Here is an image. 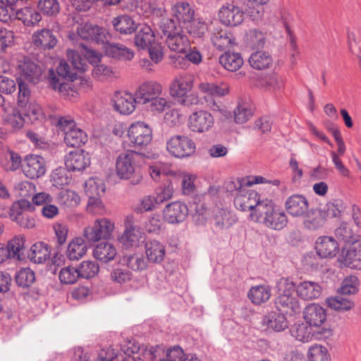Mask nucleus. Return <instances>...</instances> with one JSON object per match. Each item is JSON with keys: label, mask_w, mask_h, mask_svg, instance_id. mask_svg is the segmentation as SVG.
Here are the masks:
<instances>
[{"label": "nucleus", "mask_w": 361, "mask_h": 361, "mask_svg": "<svg viewBox=\"0 0 361 361\" xmlns=\"http://www.w3.org/2000/svg\"><path fill=\"white\" fill-rule=\"evenodd\" d=\"M252 115L253 109L247 103L238 104L234 110L235 121L237 123H245L252 116Z\"/></svg>", "instance_id": "obj_58"}, {"label": "nucleus", "mask_w": 361, "mask_h": 361, "mask_svg": "<svg viewBox=\"0 0 361 361\" xmlns=\"http://www.w3.org/2000/svg\"><path fill=\"white\" fill-rule=\"evenodd\" d=\"M269 0H248L245 12L253 20H257L262 16V5L266 4Z\"/></svg>", "instance_id": "obj_57"}, {"label": "nucleus", "mask_w": 361, "mask_h": 361, "mask_svg": "<svg viewBox=\"0 0 361 361\" xmlns=\"http://www.w3.org/2000/svg\"><path fill=\"white\" fill-rule=\"evenodd\" d=\"M22 170L25 176L29 178H40L46 172L44 159L39 155H27L23 162Z\"/></svg>", "instance_id": "obj_10"}, {"label": "nucleus", "mask_w": 361, "mask_h": 361, "mask_svg": "<svg viewBox=\"0 0 361 361\" xmlns=\"http://www.w3.org/2000/svg\"><path fill=\"white\" fill-rule=\"evenodd\" d=\"M117 255L116 247L109 242H102L93 250V256L97 260L107 263L113 260Z\"/></svg>", "instance_id": "obj_32"}, {"label": "nucleus", "mask_w": 361, "mask_h": 361, "mask_svg": "<svg viewBox=\"0 0 361 361\" xmlns=\"http://www.w3.org/2000/svg\"><path fill=\"white\" fill-rule=\"evenodd\" d=\"M303 318L310 326L320 327L326 320V310L318 304H310L303 311Z\"/></svg>", "instance_id": "obj_19"}, {"label": "nucleus", "mask_w": 361, "mask_h": 361, "mask_svg": "<svg viewBox=\"0 0 361 361\" xmlns=\"http://www.w3.org/2000/svg\"><path fill=\"white\" fill-rule=\"evenodd\" d=\"M114 229V223L107 218L97 219L94 224L84 229L83 235L90 243H95L102 238H109Z\"/></svg>", "instance_id": "obj_5"}, {"label": "nucleus", "mask_w": 361, "mask_h": 361, "mask_svg": "<svg viewBox=\"0 0 361 361\" xmlns=\"http://www.w3.org/2000/svg\"><path fill=\"white\" fill-rule=\"evenodd\" d=\"M284 314L280 311H271L263 317L262 324L267 329L283 331L288 327V322Z\"/></svg>", "instance_id": "obj_20"}, {"label": "nucleus", "mask_w": 361, "mask_h": 361, "mask_svg": "<svg viewBox=\"0 0 361 361\" xmlns=\"http://www.w3.org/2000/svg\"><path fill=\"white\" fill-rule=\"evenodd\" d=\"M281 20H282L283 24L286 30L287 33L290 36V44L291 49L293 51L292 58H295V56L299 54V51L297 48L296 42L292 35V32H291V30L290 27V23L293 21V16L288 11H283L281 13Z\"/></svg>", "instance_id": "obj_59"}, {"label": "nucleus", "mask_w": 361, "mask_h": 361, "mask_svg": "<svg viewBox=\"0 0 361 361\" xmlns=\"http://www.w3.org/2000/svg\"><path fill=\"white\" fill-rule=\"evenodd\" d=\"M212 44L219 50H224L233 47L235 44L233 34L227 30L216 29L212 34Z\"/></svg>", "instance_id": "obj_28"}, {"label": "nucleus", "mask_w": 361, "mask_h": 361, "mask_svg": "<svg viewBox=\"0 0 361 361\" xmlns=\"http://www.w3.org/2000/svg\"><path fill=\"white\" fill-rule=\"evenodd\" d=\"M142 238V233L137 226L129 225L119 238V242L126 249L137 247Z\"/></svg>", "instance_id": "obj_34"}, {"label": "nucleus", "mask_w": 361, "mask_h": 361, "mask_svg": "<svg viewBox=\"0 0 361 361\" xmlns=\"http://www.w3.org/2000/svg\"><path fill=\"white\" fill-rule=\"evenodd\" d=\"M25 120L19 110L12 109L4 116V124L11 131L20 129L24 126Z\"/></svg>", "instance_id": "obj_50"}, {"label": "nucleus", "mask_w": 361, "mask_h": 361, "mask_svg": "<svg viewBox=\"0 0 361 361\" xmlns=\"http://www.w3.org/2000/svg\"><path fill=\"white\" fill-rule=\"evenodd\" d=\"M6 247L9 250L11 258L20 259L25 247V238L23 235H17L9 240Z\"/></svg>", "instance_id": "obj_56"}, {"label": "nucleus", "mask_w": 361, "mask_h": 361, "mask_svg": "<svg viewBox=\"0 0 361 361\" xmlns=\"http://www.w3.org/2000/svg\"><path fill=\"white\" fill-rule=\"evenodd\" d=\"M112 102L114 109L121 114L129 115L135 109V94L128 92H117L114 95Z\"/></svg>", "instance_id": "obj_16"}, {"label": "nucleus", "mask_w": 361, "mask_h": 361, "mask_svg": "<svg viewBox=\"0 0 361 361\" xmlns=\"http://www.w3.org/2000/svg\"><path fill=\"white\" fill-rule=\"evenodd\" d=\"M112 23L115 30L121 34H131L137 28L136 23L133 20L131 17L126 15H123L114 18Z\"/></svg>", "instance_id": "obj_43"}, {"label": "nucleus", "mask_w": 361, "mask_h": 361, "mask_svg": "<svg viewBox=\"0 0 361 361\" xmlns=\"http://www.w3.org/2000/svg\"><path fill=\"white\" fill-rule=\"evenodd\" d=\"M32 42L36 47L51 49L56 46L57 39L52 30L44 28L32 34Z\"/></svg>", "instance_id": "obj_22"}, {"label": "nucleus", "mask_w": 361, "mask_h": 361, "mask_svg": "<svg viewBox=\"0 0 361 361\" xmlns=\"http://www.w3.org/2000/svg\"><path fill=\"white\" fill-rule=\"evenodd\" d=\"M194 76L192 75L184 73L178 76L173 82L171 86V91L173 96L183 97L193 87Z\"/></svg>", "instance_id": "obj_23"}, {"label": "nucleus", "mask_w": 361, "mask_h": 361, "mask_svg": "<svg viewBox=\"0 0 361 361\" xmlns=\"http://www.w3.org/2000/svg\"><path fill=\"white\" fill-rule=\"evenodd\" d=\"M298 297L309 300L318 298L322 293V288L318 283L305 281L295 286Z\"/></svg>", "instance_id": "obj_26"}, {"label": "nucleus", "mask_w": 361, "mask_h": 361, "mask_svg": "<svg viewBox=\"0 0 361 361\" xmlns=\"http://www.w3.org/2000/svg\"><path fill=\"white\" fill-rule=\"evenodd\" d=\"M35 280V273L29 268L20 269L16 276V283L21 287H29Z\"/></svg>", "instance_id": "obj_62"}, {"label": "nucleus", "mask_w": 361, "mask_h": 361, "mask_svg": "<svg viewBox=\"0 0 361 361\" xmlns=\"http://www.w3.org/2000/svg\"><path fill=\"white\" fill-rule=\"evenodd\" d=\"M163 89L161 84L150 80L142 83L135 92L137 104H147L155 97L161 95Z\"/></svg>", "instance_id": "obj_12"}, {"label": "nucleus", "mask_w": 361, "mask_h": 361, "mask_svg": "<svg viewBox=\"0 0 361 361\" xmlns=\"http://www.w3.org/2000/svg\"><path fill=\"white\" fill-rule=\"evenodd\" d=\"M81 278L90 279L95 276L99 270L97 263L91 260L83 261L78 267Z\"/></svg>", "instance_id": "obj_60"}, {"label": "nucleus", "mask_w": 361, "mask_h": 361, "mask_svg": "<svg viewBox=\"0 0 361 361\" xmlns=\"http://www.w3.org/2000/svg\"><path fill=\"white\" fill-rule=\"evenodd\" d=\"M307 357L309 361H330L331 360L327 348L318 344L309 348Z\"/></svg>", "instance_id": "obj_54"}, {"label": "nucleus", "mask_w": 361, "mask_h": 361, "mask_svg": "<svg viewBox=\"0 0 361 361\" xmlns=\"http://www.w3.org/2000/svg\"><path fill=\"white\" fill-rule=\"evenodd\" d=\"M219 63L228 71H236L243 65L244 61L240 54L226 51L219 57Z\"/></svg>", "instance_id": "obj_37"}, {"label": "nucleus", "mask_w": 361, "mask_h": 361, "mask_svg": "<svg viewBox=\"0 0 361 361\" xmlns=\"http://www.w3.org/2000/svg\"><path fill=\"white\" fill-rule=\"evenodd\" d=\"M250 66L257 70L269 68L273 63L272 56L267 51H257L249 58Z\"/></svg>", "instance_id": "obj_40"}, {"label": "nucleus", "mask_w": 361, "mask_h": 361, "mask_svg": "<svg viewBox=\"0 0 361 361\" xmlns=\"http://www.w3.org/2000/svg\"><path fill=\"white\" fill-rule=\"evenodd\" d=\"M265 203V200H260L259 195L255 190H245L237 194L234 199V204L236 209L240 211H251L250 217L254 221L252 215L258 213V207L259 204Z\"/></svg>", "instance_id": "obj_7"}, {"label": "nucleus", "mask_w": 361, "mask_h": 361, "mask_svg": "<svg viewBox=\"0 0 361 361\" xmlns=\"http://www.w3.org/2000/svg\"><path fill=\"white\" fill-rule=\"evenodd\" d=\"M247 296L253 304L261 305L267 302L271 297V289L268 286L259 285L252 286Z\"/></svg>", "instance_id": "obj_42"}, {"label": "nucleus", "mask_w": 361, "mask_h": 361, "mask_svg": "<svg viewBox=\"0 0 361 361\" xmlns=\"http://www.w3.org/2000/svg\"><path fill=\"white\" fill-rule=\"evenodd\" d=\"M49 82L50 87L55 91H58L62 97L65 98L74 97L75 91L71 87V83L63 78L58 79L53 70L49 71Z\"/></svg>", "instance_id": "obj_27"}, {"label": "nucleus", "mask_w": 361, "mask_h": 361, "mask_svg": "<svg viewBox=\"0 0 361 361\" xmlns=\"http://www.w3.org/2000/svg\"><path fill=\"white\" fill-rule=\"evenodd\" d=\"M245 42L252 49L262 48L265 44L264 34L257 29H250L246 32Z\"/></svg>", "instance_id": "obj_49"}, {"label": "nucleus", "mask_w": 361, "mask_h": 361, "mask_svg": "<svg viewBox=\"0 0 361 361\" xmlns=\"http://www.w3.org/2000/svg\"><path fill=\"white\" fill-rule=\"evenodd\" d=\"M214 119L212 114L205 110H199L192 113L188 120L189 129L197 133L208 132L213 127Z\"/></svg>", "instance_id": "obj_9"}, {"label": "nucleus", "mask_w": 361, "mask_h": 361, "mask_svg": "<svg viewBox=\"0 0 361 361\" xmlns=\"http://www.w3.org/2000/svg\"><path fill=\"white\" fill-rule=\"evenodd\" d=\"M195 142L185 135L171 137L166 142L168 152L176 158H185L191 156L195 151Z\"/></svg>", "instance_id": "obj_6"}, {"label": "nucleus", "mask_w": 361, "mask_h": 361, "mask_svg": "<svg viewBox=\"0 0 361 361\" xmlns=\"http://www.w3.org/2000/svg\"><path fill=\"white\" fill-rule=\"evenodd\" d=\"M78 34L84 39L95 41L97 42L102 40L103 35L101 27L90 23L80 25L78 28Z\"/></svg>", "instance_id": "obj_45"}, {"label": "nucleus", "mask_w": 361, "mask_h": 361, "mask_svg": "<svg viewBox=\"0 0 361 361\" xmlns=\"http://www.w3.org/2000/svg\"><path fill=\"white\" fill-rule=\"evenodd\" d=\"M182 29H185L190 35L195 37H202L207 30V24L195 17L185 24Z\"/></svg>", "instance_id": "obj_55"}, {"label": "nucleus", "mask_w": 361, "mask_h": 361, "mask_svg": "<svg viewBox=\"0 0 361 361\" xmlns=\"http://www.w3.org/2000/svg\"><path fill=\"white\" fill-rule=\"evenodd\" d=\"M105 184L102 179L90 178L85 183V191L88 197L101 196L105 192Z\"/></svg>", "instance_id": "obj_51"}, {"label": "nucleus", "mask_w": 361, "mask_h": 361, "mask_svg": "<svg viewBox=\"0 0 361 361\" xmlns=\"http://www.w3.org/2000/svg\"><path fill=\"white\" fill-rule=\"evenodd\" d=\"M244 16V11L233 4L223 6L219 12L220 21L228 26H237L241 24Z\"/></svg>", "instance_id": "obj_14"}, {"label": "nucleus", "mask_w": 361, "mask_h": 361, "mask_svg": "<svg viewBox=\"0 0 361 361\" xmlns=\"http://www.w3.org/2000/svg\"><path fill=\"white\" fill-rule=\"evenodd\" d=\"M90 164V157L82 149L70 152L65 158V165L68 171H82Z\"/></svg>", "instance_id": "obj_15"}, {"label": "nucleus", "mask_w": 361, "mask_h": 361, "mask_svg": "<svg viewBox=\"0 0 361 361\" xmlns=\"http://www.w3.org/2000/svg\"><path fill=\"white\" fill-rule=\"evenodd\" d=\"M314 248L318 255L324 258H334L339 251L338 242L331 236H320L316 242Z\"/></svg>", "instance_id": "obj_18"}, {"label": "nucleus", "mask_w": 361, "mask_h": 361, "mask_svg": "<svg viewBox=\"0 0 361 361\" xmlns=\"http://www.w3.org/2000/svg\"><path fill=\"white\" fill-rule=\"evenodd\" d=\"M16 18L25 26H35L42 20L40 13L32 7H25L17 11Z\"/></svg>", "instance_id": "obj_39"}, {"label": "nucleus", "mask_w": 361, "mask_h": 361, "mask_svg": "<svg viewBox=\"0 0 361 361\" xmlns=\"http://www.w3.org/2000/svg\"><path fill=\"white\" fill-rule=\"evenodd\" d=\"M87 251V245L82 238H73L68 244L66 250L67 257L70 260L81 259Z\"/></svg>", "instance_id": "obj_35"}, {"label": "nucleus", "mask_w": 361, "mask_h": 361, "mask_svg": "<svg viewBox=\"0 0 361 361\" xmlns=\"http://www.w3.org/2000/svg\"><path fill=\"white\" fill-rule=\"evenodd\" d=\"M258 213L252 215L254 221L265 225L267 227L281 230L288 222L285 212L279 208L271 200L265 199V203L259 204Z\"/></svg>", "instance_id": "obj_1"}, {"label": "nucleus", "mask_w": 361, "mask_h": 361, "mask_svg": "<svg viewBox=\"0 0 361 361\" xmlns=\"http://www.w3.org/2000/svg\"><path fill=\"white\" fill-rule=\"evenodd\" d=\"M188 214V209L185 204L180 201L168 204L163 210L164 219L171 224L183 222Z\"/></svg>", "instance_id": "obj_13"}, {"label": "nucleus", "mask_w": 361, "mask_h": 361, "mask_svg": "<svg viewBox=\"0 0 361 361\" xmlns=\"http://www.w3.org/2000/svg\"><path fill=\"white\" fill-rule=\"evenodd\" d=\"M212 221L216 229L224 230L233 226L236 223L237 218L231 212L218 208L214 213Z\"/></svg>", "instance_id": "obj_25"}, {"label": "nucleus", "mask_w": 361, "mask_h": 361, "mask_svg": "<svg viewBox=\"0 0 361 361\" xmlns=\"http://www.w3.org/2000/svg\"><path fill=\"white\" fill-rule=\"evenodd\" d=\"M290 334L296 340L307 343L310 341L314 336L317 339H325L332 335V331L330 328L322 327L321 329L316 332H312V326L309 324L300 323L295 324L290 329Z\"/></svg>", "instance_id": "obj_8"}, {"label": "nucleus", "mask_w": 361, "mask_h": 361, "mask_svg": "<svg viewBox=\"0 0 361 361\" xmlns=\"http://www.w3.org/2000/svg\"><path fill=\"white\" fill-rule=\"evenodd\" d=\"M154 34L151 27L146 25H142L135 37V44L140 49L149 47L154 43Z\"/></svg>", "instance_id": "obj_38"}, {"label": "nucleus", "mask_w": 361, "mask_h": 361, "mask_svg": "<svg viewBox=\"0 0 361 361\" xmlns=\"http://www.w3.org/2000/svg\"><path fill=\"white\" fill-rule=\"evenodd\" d=\"M166 43L170 50L177 53H186L190 44L188 37L181 30L166 37Z\"/></svg>", "instance_id": "obj_30"}, {"label": "nucleus", "mask_w": 361, "mask_h": 361, "mask_svg": "<svg viewBox=\"0 0 361 361\" xmlns=\"http://www.w3.org/2000/svg\"><path fill=\"white\" fill-rule=\"evenodd\" d=\"M106 54L120 60H131L134 52L129 48L121 44H110L106 48Z\"/></svg>", "instance_id": "obj_46"}, {"label": "nucleus", "mask_w": 361, "mask_h": 361, "mask_svg": "<svg viewBox=\"0 0 361 361\" xmlns=\"http://www.w3.org/2000/svg\"><path fill=\"white\" fill-rule=\"evenodd\" d=\"M17 70L20 80H24L32 83H37L42 73V68L27 57H23L18 61Z\"/></svg>", "instance_id": "obj_11"}, {"label": "nucleus", "mask_w": 361, "mask_h": 361, "mask_svg": "<svg viewBox=\"0 0 361 361\" xmlns=\"http://www.w3.org/2000/svg\"><path fill=\"white\" fill-rule=\"evenodd\" d=\"M2 167L7 171H15L20 166L22 167L21 157L13 151L7 152L1 160Z\"/></svg>", "instance_id": "obj_53"}, {"label": "nucleus", "mask_w": 361, "mask_h": 361, "mask_svg": "<svg viewBox=\"0 0 361 361\" xmlns=\"http://www.w3.org/2000/svg\"><path fill=\"white\" fill-rule=\"evenodd\" d=\"M128 137L132 147L142 149L151 142L152 130L145 122L137 121L129 126Z\"/></svg>", "instance_id": "obj_4"}, {"label": "nucleus", "mask_w": 361, "mask_h": 361, "mask_svg": "<svg viewBox=\"0 0 361 361\" xmlns=\"http://www.w3.org/2000/svg\"><path fill=\"white\" fill-rule=\"evenodd\" d=\"M173 16L176 18L180 28L192 19L195 14L194 9L189 4L185 2L178 3L172 7Z\"/></svg>", "instance_id": "obj_29"}, {"label": "nucleus", "mask_w": 361, "mask_h": 361, "mask_svg": "<svg viewBox=\"0 0 361 361\" xmlns=\"http://www.w3.org/2000/svg\"><path fill=\"white\" fill-rule=\"evenodd\" d=\"M50 254V248L46 243L37 242L30 247L28 257L35 264H42L49 258Z\"/></svg>", "instance_id": "obj_36"}, {"label": "nucleus", "mask_w": 361, "mask_h": 361, "mask_svg": "<svg viewBox=\"0 0 361 361\" xmlns=\"http://www.w3.org/2000/svg\"><path fill=\"white\" fill-rule=\"evenodd\" d=\"M60 202L67 207H76L80 202V196L73 190H65L59 195Z\"/></svg>", "instance_id": "obj_63"}, {"label": "nucleus", "mask_w": 361, "mask_h": 361, "mask_svg": "<svg viewBox=\"0 0 361 361\" xmlns=\"http://www.w3.org/2000/svg\"><path fill=\"white\" fill-rule=\"evenodd\" d=\"M336 237L341 241L347 244L355 245L361 247V235L355 234L349 224L342 223L335 230Z\"/></svg>", "instance_id": "obj_33"}, {"label": "nucleus", "mask_w": 361, "mask_h": 361, "mask_svg": "<svg viewBox=\"0 0 361 361\" xmlns=\"http://www.w3.org/2000/svg\"><path fill=\"white\" fill-rule=\"evenodd\" d=\"M285 207L287 212L292 216H303L309 209V202L304 195L295 194L287 198Z\"/></svg>", "instance_id": "obj_17"}, {"label": "nucleus", "mask_w": 361, "mask_h": 361, "mask_svg": "<svg viewBox=\"0 0 361 361\" xmlns=\"http://www.w3.org/2000/svg\"><path fill=\"white\" fill-rule=\"evenodd\" d=\"M147 108L154 114L162 113L166 108L170 106L169 102L166 98L159 95L152 99L147 104Z\"/></svg>", "instance_id": "obj_64"}, {"label": "nucleus", "mask_w": 361, "mask_h": 361, "mask_svg": "<svg viewBox=\"0 0 361 361\" xmlns=\"http://www.w3.org/2000/svg\"><path fill=\"white\" fill-rule=\"evenodd\" d=\"M59 277L62 283L73 284L80 276L78 268L66 267L61 269Z\"/></svg>", "instance_id": "obj_61"}, {"label": "nucleus", "mask_w": 361, "mask_h": 361, "mask_svg": "<svg viewBox=\"0 0 361 361\" xmlns=\"http://www.w3.org/2000/svg\"><path fill=\"white\" fill-rule=\"evenodd\" d=\"M87 141V135L82 129L75 127L66 131L65 143L72 147H79Z\"/></svg>", "instance_id": "obj_41"}, {"label": "nucleus", "mask_w": 361, "mask_h": 361, "mask_svg": "<svg viewBox=\"0 0 361 361\" xmlns=\"http://www.w3.org/2000/svg\"><path fill=\"white\" fill-rule=\"evenodd\" d=\"M278 296L275 300L276 309L285 314H297L300 312L301 307L293 293L295 290V283L289 279L281 278L277 283Z\"/></svg>", "instance_id": "obj_2"}, {"label": "nucleus", "mask_w": 361, "mask_h": 361, "mask_svg": "<svg viewBox=\"0 0 361 361\" xmlns=\"http://www.w3.org/2000/svg\"><path fill=\"white\" fill-rule=\"evenodd\" d=\"M199 90L202 92L212 96L223 97L228 94L230 88L226 82L216 84L205 82L199 85Z\"/></svg>", "instance_id": "obj_48"}, {"label": "nucleus", "mask_w": 361, "mask_h": 361, "mask_svg": "<svg viewBox=\"0 0 361 361\" xmlns=\"http://www.w3.org/2000/svg\"><path fill=\"white\" fill-rule=\"evenodd\" d=\"M35 207L32 203L25 199H20L14 202L9 210V216L13 221H16L25 214V212H32Z\"/></svg>", "instance_id": "obj_47"}, {"label": "nucleus", "mask_w": 361, "mask_h": 361, "mask_svg": "<svg viewBox=\"0 0 361 361\" xmlns=\"http://www.w3.org/2000/svg\"><path fill=\"white\" fill-rule=\"evenodd\" d=\"M304 226L310 231H316L322 228L326 220V212L320 209H308L303 216Z\"/></svg>", "instance_id": "obj_24"}, {"label": "nucleus", "mask_w": 361, "mask_h": 361, "mask_svg": "<svg viewBox=\"0 0 361 361\" xmlns=\"http://www.w3.org/2000/svg\"><path fill=\"white\" fill-rule=\"evenodd\" d=\"M138 154L133 150H128L118 154L116 161L117 176L121 179H130L133 185H138L142 180V175L137 161Z\"/></svg>", "instance_id": "obj_3"}, {"label": "nucleus", "mask_w": 361, "mask_h": 361, "mask_svg": "<svg viewBox=\"0 0 361 361\" xmlns=\"http://www.w3.org/2000/svg\"><path fill=\"white\" fill-rule=\"evenodd\" d=\"M326 303L329 307L337 312L349 311L355 307L354 301L341 294L326 298Z\"/></svg>", "instance_id": "obj_44"}, {"label": "nucleus", "mask_w": 361, "mask_h": 361, "mask_svg": "<svg viewBox=\"0 0 361 361\" xmlns=\"http://www.w3.org/2000/svg\"><path fill=\"white\" fill-rule=\"evenodd\" d=\"M339 261L344 267L361 270V247H359L358 249L349 247L345 253L342 252Z\"/></svg>", "instance_id": "obj_31"}, {"label": "nucleus", "mask_w": 361, "mask_h": 361, "mask_svg": "<svg viewBox=\"0 0 361 361\" xmlns=\"http://www.w3.org/2000/svg\"><path fill=\"white\" fill-rule=\"evenodd\" d=\"M145 255L147 259L154 264H160L164 259V245L159 240L149 238L145 243Z\"/></svg>", "instance_id": "obj_21"}, {"label": "nucleus", "mask_w": 361, "mask_h": 361, "mask_svg": "<svg viewBox=\"0 0 361 361\" xmlns=\"http://www.w3.org/2000/svg\"><path fill=\"white\" fill-rule=\"evenodd\" d=\"M360 283L357 276H348L342 281L338 292L341 295H355L359 291Z\"/></svg>", "instance_id": "obj_52"}]
</instances>
